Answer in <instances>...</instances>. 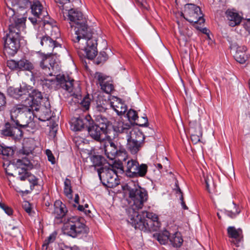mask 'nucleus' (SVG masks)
Wrapping results in <instances>:
<instances>
[{"mask_svg":"<svg viewBox=\"0 0 250 250\" xmlns=\"http://www.w3.org/2000/svg\"><path fill=\"white\" fill-rule=\"evenodd\" d=\"M60 14L64 20L69 21L71 27H74L75 33L72 35V41L75 47L84 51L88 59H94L98 53L97 40L88 28L82 13L74 9L68 10L63 8Z\"/></svg>","mask_w":250,"mask_h":250,"instance_id":"1","label":"nucleus"},{"mask_svg":"<svg viewBox=\"0 0 250 250\" xmlns=\"http://www.w3.org/2000/svg\"><path fill=\"white\" fill-rule=\"evenodd\" d=\"M9 20L10 24L8 31L4 33L2 40L4 51L11 56H14L20 47L21 31L24 28L25 20L23 18L13 17Z\"/></svg>","mask_w":250,"mask_h":250,"instance_id":"2","label":"nucleus"},{"mask_svg":"<svg viewBox=\"0 0 250 250\" xmlns=\"http://www.w3.org/2000/svg\"><path fill=\"white\" fill-rule=\"evenodd\" d=\"M127 222L136 229L146 231H157L160 227V223L158 221V216L153 213L144 211L142 214H139L138 211L134 209H126Z\"/></svg>","mask_w":250,"mask_h":250,"instance_id":"3","label":"nucleus"},{"mask_svg":"<svg viewBox=\"0 0 250 250\" xmlns=\"http://www.w3.org/2000/svg\"><path fill=\"white\" fill-rule=\"evenodd\" d=\"M114 130L120 134L125 136L127 140L126 148L132 154H136L142 147L145 140L144 134L140 131L134 129L128 123L120 122Z\"/></svg>","mask_w":250,"mask_h":250,"instance_id":"4","label":"nucleus"},{"mask_svg":"<svg viewBox=\"0 0 250 250\" xmlns=\"http://www.w3.org/2000/svg\"><path fill=\"white\" fill-rule=\"evenodd\" d=\"M10 111L12 125L19 126L20 128L33 127L34 123L31 121L32 108L25 101L22 104L13 105Z\"/></svg>","mask_w":250,"mask_h":250,"instance_id":"5","label":"nucleus"},{"mask_svg":"<svg viewBox=\"0 0 250 250\" xmlns=\"http://www.w3.org/2000/svg\"><path fill=\"white\" fill-rule=\"evenodd\" d=\"M40 84L49 89L62 88L72 95L77 94L81 91L79 83H74V80L64 74H57L55 79H48L47 77H45Z\"/></svg>","mask_w":250,"mask_h":250,"instance_id":"6","label":"nucleus"},{"mask_svg":"<svg viewBox=\"0 0 250 250\" xmlns=\"http://www.w3.org/2000/svg\"><path fill=\"white\" fill-rule=\"evenodd\" d=\"M64 233L75 238L86 232V226L83 218L71 216L63 219Z\"/></svg>","mask_w":250,"mask_h":250,"instance_id":"7","label":"nucleus"},{"mask_svg":"<svg viewBox=\"0 0 250 250\" xmlns=\"http://www.w3.org/2000/svg\"><path fill=\"white\" fill-rule=\"evenodd\" d=\"M127 189L129 197L133 204L127 209L133 208L135 211H137L142 208L144 202L147 200V192L144 188L136 185H134L133 187L127 186Z\"/></svg>","mask_w":250,"mask_h":250,"instance_id":"8","label":"nucleus"},{"mask_svg":"<svg viewBox=\"0 0 250 250\" xmlns=\"http://www.w3.org/2000/svg\"><path fill=\"white\" fill-rule=\"evenodd\" d=\"M98 173L102 184L109 188H113L120 183L117 173L111 166L100 167Z\"/></svg>","mask_w":250,"mask_h":250,"instance_id":"9","label":"nucleus"},{"mask_svg":"<svg viewBox=\"0 0 250 250\" xmlns=\"http://www.w3.org/2000/svg\"><path fill=\"white\" fill-rule=\"evenodd\" d=\"M147 166L142 164L139 165L138 162L134 160H128L126 165L122 167V170L126 176L130 178L144 177L147 171Z\"/></svg>","mask_w":250,"mask_h":250,"instance_id":"10","label":"nucleus"},{"mask_svg":"<svg viewBox=\"0 0 250 250\" xmlns=\"http://www.w3.org/2000/svg\"><path fill=\"white\" fill-rule=\"evenodd\" d=\"M51 54H42L39 65L45 75H55L61 70L60 62L57 61Z\"/></svg>","mask_w":250,"mask_h":250,"instance_id":"11","label":"nucleus"},{"mask_svg":"<svg viewBox=\"0 0 250 250\" xmlns=\"http://www.w3.org/2000/svg\"><path fill=\"white\" fill-rule=\"evenodd\" d=\"M185 13L181 15L191 23H199L201 24L205 20L202 18V14L199 7L192 3H188L185 5Z\"/></svg>","mask_w":250,"mask_h":250,"instance_id":"12","label":"nucleus"},{"mask_svg":"<svg viewBox=\"0 0 250 250\" xmlns=\"http://www.w3.org/2000/svg\"><path fill=\"white\" fill-rule=\"evenodd\" d=\"M37 38L40 40L41 45L47 51V54L57 55V50L61 48V45L46 34L38 32Z\"/></svg>","mask_w":250,"mask_h":250,"instance_id":"13","label":"nucleus"},{"mask_svg":"<svg viewBox=\"0 0 250 250\" xmlns=\"http://www.w3.org/2000/svg\"><path fill=\"white\" fill-rule=\"evenodd\" d=\"M227 233L230 239V242L238 247L243 241V234L242 229H236L234 227L230 226L227 229Z\"/></svg>","mask_w":250,"mask_h":250,"instance_id":"14","label":"nucleus"},{"mask_svg":"<svg viewBox=\"0 0 250 250\" xmlns=\"http://www.w3.org/2000/svg\"><path fill=\"white\" fill-rule=\"evenodd\" d=\"M28 96L30 98H26L25 102L28 105H30L33 111L37 110L41 104V101L43 98L42 93L38 89H34L29 92Z\"/></svg>","mask_w":250,"mask_h":250,"instance_id":"15","label":"nucleus"},{"mask_svg":"<svg viewBox=\"0 0 250 250\" xmlns=\"http://www.w3.org/2000/svg\"><path fill=\"white\" fill-rule=\"evenodd\" d=\"M94 78L100 84L101 89L106 93H110L114 90L113 84L109 80V77L101 72H96Z\"/></svg>","mask_w":250,"mask_h":250,"instance_id":"16","label":"nucleus"},{"mask_svg":"<svg viewBox=\"0 0 250 250\" xmlns=\"http://www.w3.org/2000/svg\"><path fill=\"white\" fill-rule=\"evenodd\" d=\"M54 207L53 215L55 218V221L57 223H64L62 219L68 211L65 205L60 200H56L54 203Z\"/></svg>","mask_w":250,"mask_h":250,"instance_id":"17","label":"nucleus"},{"mask_svg":"<svg viewBox=\"0 0 250 250\" xmlns=\"http://www.w3.org/2000/svg\"><path fill=\"white\" fill-rule=\"evenodd\" d=\"M90 118V116L74 118L70 122L72 130L80 131L84 129H86L88 125L91 124Z\"/></svg>","mask_w":250,"mask_h":250,"instance_id":"18","label":"nucleus"},{"mask_svg":"<svg viewBox=\"0 0 250 250\" xmlns=\"http://www.w3.org/2000/svg\"><path fill=\"white\" fill-rule=\"evenodd\" d=\"M104 150L105 155L110 160H113L121 153L119 146L111 140L105 142Z\"/></svg>","mask_w":250,"mask_h":250,"instance_id":"19","label":"nucleus"},{"mask_svg":"<svg viewBox=\"0 0 250 250\" xmlns=\"http://www.w3.org/2000/svg\"><path fill=\"white\" fill-rule=\"evenodd\" d=\"M16 174H17L16 175L17 178L21 181H24L25 179H27L31 184V187H34L38 184V179L27 171L26 169L23 167L18 168L16 170Z\"/></svg>","mask_w":250,"mask_h":250,"instance_id":"20","label":"nucleus"},{"mask_svg":"<svg viewBox=\"0 0 250 250\" xmlns=\"http://www.w3.org/2000/svg\"><path fill=\"white\" fill-rule=\"evenodd\" d=\"M109 103L118 115L124 114L127 110V106L119 98H114Z\"/></svg>","mask_w":250,"mask_h":250,"instance_id":"21","label":"nucleus"},{"mask_svg":"<svg viewBox=\"0 0 250 250\" xmlns=\"http://www.w3.org/2000/svg\"><path fill=\"white\" fill-rule=\"evenodd\" d=\"M31 12L35 17L38 19H43L48 15L47 12L43 9L42 4L39 0L33 1L31 6Z\"/></svg>","mask_w":250,"mask_h":250,"instance_id":"22","label":"nucleus"},{"mask_svg":"<svg viewBox=\"0 0 250 250\" xmlns=\"http://www.w3.org/2000/svg\"><path fill=\"white\" fill-rule=\"evenodd\" d=\"M39 111V120L45 122L48 121L51 117V111L50 109V104L47 100L45 103V105L39 106V109L37 110Z\"/></svg>","mask_w":250,"mask_h":250,"instance_id":"23","label":"nucleus"},{"mask_svg":"<svg viewBox=\"0 0 250 250\" xmlns=\"http://www.w3.org/2000/svg\"><path fill=\"white\" fill-rule=\"evenodd\" d=\"M86 130L91 138L98 141L101 140V136L103 134L107 133L106 131L103 130L99 126H97L95 124L92 125L91 124L90 125H88Z\"/></svg>","mask_w":250,"mask_h":250,"instance_id":"24","label":"nucleus"},{"mask_svg":"<svg viewBox=\"0 0 250 250\" xmlns=\"http://www.w3.org/2000/svg\"><path fill=\"white\" fill-rule=\"evenodd\" d=\"M226 13L229 26L234 27L241 22L242 18L237 13L228 10Z\"/></svg>","mask_w":250,"mask_h":250,"instance_id":"25","label":"nucleus"},{"mask_svg":"<svg viewBox=\"0 0 250 250\" xmlns=\"http://www.w3.org/2000/svg\"><path fill=\"white\" fill-rule=\"evenodd\" d=\"M246 50L247 47L244 45L238 46L236 48L234 58L237 62L241 64L246 62L248 59L247 55L246 54Z\"/></svg>","mask_w":250,"mask_h":250,"instance_id":"26","label":"nucleus"},{"mask_svg":"<svg viewBox=\"0 0 250 250\" xmlns=\"http://www.w3.org/2000/svg\"><path fill=\"white\" fill-rule=\"evenodd\" d=\"M14 127H11L9 123H7L5 125V128L1 130V134L5 136H10L14 138H17V135L15 136L16 131H17L20 133V135H21V131L20 129L17 128V126L13 125Z\"/></svg>","mask_w":250,"mask_h":250,"instance_id":"27","label":"nucleus"},{"mask_svg":"<svg viewBox=\"0 0 250 250\" xmlns=\"http://www.w3.org/2000/svg\"><path fill=\"white\" fill-rule=\"evenodd\" d=\"M95 125L99 126L100 127L107 131V127L109 125V121L103 115L100 113L95 116Z\"/></svg>","mask_w":250,"mask_h":250,"instance_id":"28","label":"nucleus"},{"mask_svg":"<svg viewBox=\"0 0 250 250\" xmlns=\"http://www.w3.org/2000/svg\"><path fill=\"white\" fill-rule=\"evenodd\" d=\"M180 36L178 39L179 43L181 45L185 46L192 35V31L188 29H186L185 30H180Z\"/></svg>","mask_w":250,"mask_h":250,"instance_id":"29","label":"nucleus"},{"mask_svg":"<svg viewBox=\"0 0 250 250\" xmlns=\"http://www.w3.org/2000/svg\"><path fill=\"white\" fill-rule=\"evenodd\" d=\"M169 241L174 247H180L183 242L181 235L179 232H176L172 235L170 234Z\"/></svg>","mask_w":250,"mask_h":250,"instance_id":"30","label":"nucleus"},{"mask_svg":"<svg viewBox=\"0 0 250 250\" xmlns=\"http://www.w3.org/2000/svg\"><path fill=\"white\" fill-rule=\"evenodd\" d=\"M19 69L20 70H26L30 72L34 69L33 64L29 61L27 60H21L19 61Z\"/></svg>","mask_w":250,"mask_h":250,"instance_id":"31","label":"nucleus"},{"mask_svg":"<svg viewBox=\"0 0 250 250\" xmlns=\"http://www.w3.org/2000/svg\"><path fill=\"white\" fill-rule=\"evenodd\" d=\"M31 73V80L32 81L40 82V83L43 81V79H44L45 77H48L49 76L48 75H45L44 74H43L42 70V71H40L37 70L33 69Z\"/></svg>","mask_w":250,"mask_h":250,"instance_id":"32","label":"nucleus"},{"mask_svg":"<svg viewBox=\"0 0 250 250\" xmlns=\"http://www.w3.org/2000/svg\"><path fill=\"white\" fill-rule=\"evenodd\" d=\"M170 234L167 230H164L157 234V239L160 244L165 245L169 240Z\"/></svg>","mask_w":250,"mask_h":250,"instance_id":"33","label":"nucleus"},{"mask_svg":"<svg viewBox=\"0 0 250 250\" xmlns=\"http://www.w3.org/2000/svg\"><path fill=\"white\" fill-rule=\"evenodd\" d=\"M17 164L19 166H24V168L26 169V171L30 170L33 168V165L30 162V161L27 158L24 157L21 159H18L17 160ZM24 168V167H23Z\"/></svg>","mask_w":250,"mask_h":250,"instance_id":"34","label":"nucleus"},{"mask_svg":"<svg viewBox=\"0 0 250 250\" xmlns=\"http://www.w3.org/2000/svg\"><path fill=\"white\" fill-rule=\"evenodd\" d=\"M189 131L190 134L202 135V131L199 124L190 123Z\"/></svg>","mask_w":250,"mask_h":250,"instance_id":"35","label":"nucleus"},{"mask_svg":"<svg viewBox=\"0 0 250 250\" xmlns=\"http://www.w3.org/2000/svg\"><path fill=\"white\" fill-rule=\"evenodd\" d=\"M156 167L160 170V171H167V169L170 167V163L167 157L163 159V163H158L155 165Z\"/></svg>","mask_w":250,"mask_h":250,"instance_id":"36","label":"nucleus"},{"mask_svg":"<svg viewBox=\"0 0 250 250\" xmlns=\"http://www.w3.org/2000/svg\"><path fill=\"white\" fill-rule=\"evenodd\" d=\"M64 193L68 198H72V190L71 186V181L68 179H66L64 182Z\"/></svg>","mask_w":250,"mask_h":250,"instance_id":"37","label":"nucleus"},{"mask_svg":"<svg viewBox=\"0 0 250 250\" xmlns=\"http://www.w3.org/2000/svg\"><path fill=\"white\" fill-rule=\"evenodd\" d=\"M57 233L53 232L44 241L42 246V250H47L48 245L53 243L56 239Z\"/></svg>","mask_w":250,"mask_h":250,"instance_id":"38","label":"nucleus"},{"mask_svg":"<svg viewBox=\"0 0 250 250\" xmlns=\"http://www.w3.org/2000/svg\"><path fill=\"white\" fill-rule=\"evenodd\" d=\"M91 161L94 166H101L105 161L104 158L101 155H93L91 157Z\"/></svg>","mask_w":250,"mask_h":250,"instance_id":"39","label":"nucleus"},{"mask_svg":"<svg viewBox=\"0 0 250 250\" xmlns=\"http://www.w3.org/2000/svg\"><path fill=\"white\" fill-rule=\"evenodd\" d=\"M174 189L175 190L176 194H179L180 195V199L181 201V205L183 207V208L184 209H187L188 207L186 205L183 199V193L178 185V181H176L175 183V188Z\"/></svg>","mask_w":250,"mask_h":250,"instance_id":"40","label":"nucleus"},{"mask_svg":"<svg viewBox=\"0 0 250 250\" xmlns=\"http://www.w3.org/2000/svg\"><path fill=\"white\" fill-rule=\"evenodd\" d=\"M29 86H27V85L24 84L22 85H20V86L18 87V89H19V98L22 97V96L29 95Z\"/></svg>","mask_w":250,"mask_h":250,"instance_id":"41","label":"nucleus"},{"mask_svg":"<svg viewBox=\"0 0 250 250\" xmlns=\"http://www.w3.org/2000/svg\"><path fill=\"white\" fill-rule=\"evenodd\" d=\"M19 91L18 87H10L7 89V93L10 96L16 99H19Z\"/></svg>","mask_w":250,"mask_h":250,"instance_id":"42","label":"nucleus"},{"mask_svg":"<svg viewBox=\"0 0 250 250\" xmlns=\"http://www.w3.org/2000/svg\"><path fill=\"white\" fill-rule=\"evenodd\" d=\"M127 116L129 120L132 121L134 122H136L137 120L139 118V117L136 111L132 109H130L128 111L127 113Z\"/></svg>","mask_w":250,"mask_h":250,"instance_id":"43","label":"nucleus"},{"mask_svg":"<svg viewBox=\"0 0 250 250\" xmlns=\"http://www.w3.org/2000/svg\"><path fill=\"white\" fill-rule=\"evenodd\" d=\"M7 66L11 69H19V61L16 62L15 60H11L7 62Z\"/></svg>","mask_w":250,"mask_h":250,"instance_id":"44","label":"nucleus"},{"mask_svg":"<svg viewBox=\"0 0 250 250\" xmlns=\"http://www.w3.org/2000/svg\"><path fill=\"white\" fill-rule=\"evenodd\" d=\"M233 205L235 211H233L232 210H228L227 212V215L231 218H234L240 212V209L236 207V204L233 203Z\"/></svg>","mask_w":250,"mask_h":250,"instance_id":"45","label":"nucleus"},{"mask_svg":"<svg viewBox=\"0 0 250 250\" xmlns=\"http://www.w3.org/2000/svg\"><path fill=\"white\" fill-rule=\"evenodd\" d=\"M137 124L140 126H146L148 125V120L146 115L142 117L140 119L139 118L137 120Z\"/></svg>","mask_w":250,"mask_h":250,"instance_id":"46","label":"nucleus"},{"mask_svg":"<svg viewBox=\"0 0 250 250\" xmlns=\"http://www.w3.org/2000/svg\"><path fill=\"white\" fill-rule=\"evenodd\" d=\"M90 100L88 97H85L81 102V105L83 107V110L88 109L90 105Z\"/></svg>","mask_w":250,"mask_h":250,"instance_id":"47","label":"nucleus"},{"mask_svg":"<svg viewBox=\"0 0 250 250\" xmlns=\"http://www.w3.org/2000/svg\"><path fill=\"white\" fill-rule=\"evenodd\" d=\"M0 208L8 215H12L13 209L9 207L6 206L4 204L0 202Z\"/></svg>","mask_w":250,"mask_h":250,"instance_id":"48","label":"nucleus"},{"mask_svg":"<svg viewBox=\"0 0 250 250\" xmlns=\"http://www.w3.org/2000/svg\"><path fill=\"white\" fill-rule=\"evenodd\" d=\"M204 180L206 183V189L209 192H210L209 186L210 184H213L212 178L211 176H207L206 177H204Z\"/></svg>","mask_w":250,"mask_h":250,"instance_id":"49","label":"nucleus"},{"mask_svg":"<svg viewBox=\"0 0 250 250\" xmlns=\"http://www.w3.org/2000/svg\"><path fill=\"white\" fill-rule=\"evenodd\" d=\"M33 149V147L30 146L27 148L26 146H24L20 150V153L23 155H28L32 153Z\"/></svg>","mask_w":250,"mask_h":250,"instance_id":"50","label":"nucleus"},{"mask_svg":"<svg viewBox=\"0 0 250 250\" xmlns=\"http://www.w3.org/2000/svg\"><path fill=\"white\" fill-rule=\"evenodd\" d=\"M14 151L12 147H4L3 155L6 156H11L14 154Z\"/></svg>","mask_w":250,"mask_h":250,"instance_id":"51","label":"nucleus"},{"mask_svg":"<svg viewBox=\"0 0 250 250\" xmlns=\"http://www.w3.org/2000/svg\"><path fill=\"white\" fill-rule=\"evenodd\" d=\"M135 1L139 6L144 9L148 10L149 6L146 0H135Z\"/></svg>","mask_w":250,"mask_h":250,"instance_id":"52","label":"nucleus"},{"mask_svg":"<svg viewBox=\"0 0 250 250\" xmlns=\"http://www.w3.org/2000/svg\"><path fill=\"white\" fill-rule=\"evenodd\" d=\"M46 154L47 156L48 161L51 162L52 164H54L55 163V159L51 151L49 149H47L46 150Z\"/></svg>","mask_w":250,"mask_h":250,"instance_id":"53","label":"nucleus"},{"mask_svg":"<svg viewBox=\"0 0 250 250\" xmlns=\"http://www.w3.org/2000/svg\"><path fill=\"white\" fill-rule=\"evenodd\" d=\"M202 136V135L190 134L191 140L193 144H196L200 141Z\"/></svg>","mask_w":250,"mask_h":250,"instance_id":"54","label":"nucleus"},{"mask_svg":"<svg viewBox=\"0 0 250 250\" xmlns=\"http://www.w3.org/2000/svg\"><path fill=\"white\" fill-rule=\"evenodd\" d=\"M5 104V97L2 93L0 92V111L3 109Z\"/></svg>","mask_w":250,"mask_h":250,"instance_id":"55","label":"nucleus"},{"mask_svg":"<svg viewBox=\"0 0 250 250\" xmlns=\"http://www.w3.org/2000/svg\"><path fill=\"white\" fill-rule=\"evenodd\" d=\"M23 207L25 210V211L28 213L29 215L31 214L32 208L31 207V205L28 202H25L24 204L23 205Z\"/></svg>","mask_w":250,"mask_h":250,"instance_id":"56","label":"nucleus"},{"mask_svg":"<svg viewBox=\"0 0 250 250\" xmlns=\"http://www.w3.org/2000/svg\"><path fill=\"white\" fill-rule=\"evenodd\" d=\"M107 55L105 52H100L98 58L100 59L101 62L105 61L107 59Z\"/></svg>","mask_w":250,"mask_h":250,"instance_id":"57","label":"nucleus"},{"mask_svg":"<svg viewBox=\"0 0 250 250\" xmlns=\"http://www.w3.org/2000/svg\"><path fill=\"white\" fill-rule=\"evenodd\" d=\"M38 17H29L28 18L29 20L33 23V25H35L38 23V22H40V19L37 20Z\"/></svg>","mask_w":250,"mask_h":250,"instance_id":"58","label":"nucleus"},{"mask_svg":"<svg viewBox=\"0 0 250 250\" xmlns=\"http://www.w3.org/2000/svg\"><path fill=\"white\" fill-rule=\"evenodd\" d=\"M96 109L97 111L101 113L105 112L106 108L101 105H97L96 106Z\"/></svg>","mask_w":250,"mask_h":250,"instance_id":"59","label":"nucleus"},{"mask_svg":"<svg viewBox=\"0 0 250 250\" xmlns=\"http://www.w3.org/2000/svg\"><path fill=\"white\" fill-rule=\"evenodd\" d=\"M245 29L250 33V20L248 21L245 24Z\"/></svg>","mask_w":250,"mask_h":250,"instance_id":"60","label":"nucleus"},{"mask_svg":"<svg viewBox=\"0 0 250 250\" xmlns=\"http://www.w3.org/2000/svg\"><path fill=\"white\" fill-rule=\"evenodd\" d=\"M61 4H65L68 2H73L74 0H57Z\"/></svg>","mask_w":250,"mask_h":250,"instance_id":"61","label":"nucleus"},{"mask_svg":"<svg viewBox=\"0 0 250 250\" xmlns=\"http://www.w3.org/2000/svg\"><path fill=\"white\" fill-rule=\"evenodd\" d=\"M83 212H84L85 214L86 215H88V216H90V214H91V211L88 209H86V208H85Z\"/></svg>","mask_w":250,"mask_h":250,"instance_id":"62","label":"nucleus"},{"mask_svg":"<svg viewBox=\"0 0 250 250\" xmlns=\"http://www.w3.org/2000/svg\"><path fill=\"white\" fill-rule=\"evenodd\" d=\"M85 208H84V207L83 205H79L78 207V209L80 211H83Z\"/></svg>","mask_w":250,"mask_h":250,"instance_id":"63","label":"nucleus"},{"mask_svg":"<svg viewBox=\"0 0 250 250\" xmlns=\"http://www.w3.org/2000/svg\"><path fill=\"white\" fill-rule=\"evenodd\" d=\"M79 200V197L78 194H77L75 195V199H74L75 202L76 203H78Z\"/></svg>","mask_w":250,"mask_h":250,"instance_id":"64","label":"nucleus"}]
</instances>
